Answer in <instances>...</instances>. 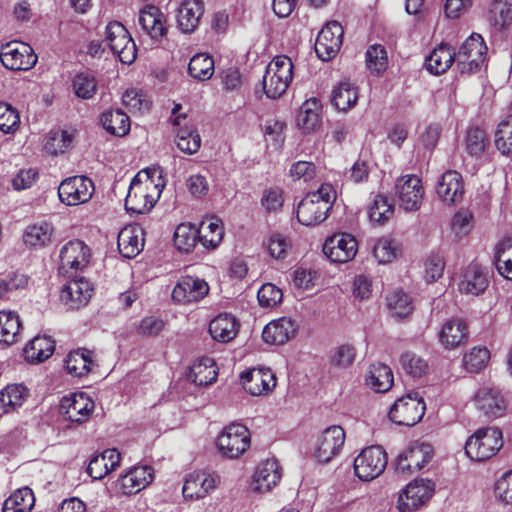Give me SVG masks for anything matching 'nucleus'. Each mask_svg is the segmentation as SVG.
<instances>
[{
	"instance_id": "nucleus-61",
	"label": "nucleus",
	"mask_w": 512,
	"mask_h": 512,
	"mask_svg": "<svg viewBox=\"0 0 512 512\" xmlns=\"http://www.w3.org/2000/svg\"><path fill=\"white\" fill-rule=\"evenodd\" d=\"M387 52L380 44L370 46L366 51V64L372 73L380 74L387 68Z\"/></svg>"
},
{
	"instance_id": "nucleus-27",
	"label": "nucleus",
	"mask_w": 512,
	"mask_h": 512,
	"mask_svg": "<svg viewBox=\"0 0 512 512\" xmlns=\"http://www.w3.org/2000/svg\"><path fill=\"white\" fill-rule=\"evenodd\" d=\"M298 328L295 320L281 317L272 320L264 327L262 338L268 344L282 345L296 336Z\"/></svg>"
},
{
	"instance_id": "nucleus-42",
	"label": "nucleus",
	"mask_w": 512,
	"mask_h": 512,
	"mask_svg": "<svg viewBox=\"0 0 512 512\" xmlns=\"http://www.w3.org/2000/svg\"><path fill=\"white\" fill-rule=\"evenodd\" d=\"M189 378L199 386L212 384L217 378L214 360L209 357L200 359L191 367Z\"/></svg>"
},
{
	"instance_id": "nucleus-12",
	"label": "nucleus",
	"mask_w": 512,
	"mask_h": 512,
	"mask_svg": "<svg viewBox=\"0 0 512 512\" xmlns=\"http://www.w3.org/2000/svg\"><path fill=\"white\" fill-rule=\"evenodd\" d=\"M94 193V184L86 176H73L63 180L58 187V196L67 206H76L89 201Z\"/></svg>"
},
{
	"instance_id": "nucleus-2",
	"label": "nucleus",
	"mask_w": 512,
	"mask_h": 512,
	"mask_svg": "<svg viewBox=\"0 0 512 512\" xmlns=\"http://www.w3.org/2000/svg\"><path fill=\"white\" fill-rule=\"evenodd\" d=\"M336 198L337 192L329 183H323L316 191L309 192L297 207L299 223L304 226L322 223L328 217Z\"/></svg>"
},
{
	"instance_id": "nucleus-49",
	"label": "nucleus",
	"mask_w": 512,
	"mask_h": 512,
	"mask_svg": "<svg viewBox=\"0 0 512 512\" xmlns=\"http://www.w3.org/2000/svg\"><path fill=\"white\" fill-rule=\"evenodd\" d=\"M112 52L119 57L124 64H132L137 56V48L129 32L125 36H119L114 41L108 43Z\"/></svg>"
},
{
	"instance_id": "nucleus-15",
	"label": "nucleus",
	"mask_w": 512,
	"mask_h": 512,
	"mask_svg": "<svg viewBox=\"0 0 512 512\" xmlns=\"http://www.w3.org/2000/svg\"><path fill=\"white\" fill-rule=\"evenodd\" d=\"M343 27L337 21H329L318 33L315 42V52L317 56L328 61L334 58L342 45Z\"/></svg>"
},
{
	"instance_id": "nucleus-48",
	"label": "nucleus",
	"mask_w": 512,
	"mask_h": 512,
	"mask_svg": "<svg viewBox=\"0 0 512 512\" xmlns=\"http://www.w3.org/2000/svg\"><path fill=\"white\" fill-rule=\"evenodd\" d=\"M200 242L206 248L214 249L222 241L224 229L219 218H212L208 223L203 222L199 229Z\"/></svg>"
},
{
	"instance_id": "nucleus-26",
	"label": "nucleus",
	"mask_w": 512,
	"mask_h": 512,
	"mask_svg": "<svg viewBox=\"0 0 512 512\" xmlns=\"http://www.w3.org/2000/svg\"><path fill=\"white\" fill-rule=\"evenodd\" d=\"M243 388L253 396L270 392L276 386V378L268 368H253L241 373Z\"/></svg>"
},
{
	"instance_id": "nucleus-6",
	"label": "nucleus",
	"mask_w": 512,
	"mask_h": 512,
	"mask_svg": "<svg viewBox=\"0 0 512 512\" xmlns=\"http://www.w3.org/2000/svg\"><path fill=\"white\" fill-rule=\"evenodd\" d=\"M426 405L417 392H409L398 398L389 410V419L403 426H414L424 416Z\"/></svg>"
},
{
	"instance_id": "nucleus-14",
	"label": "nucleus",
	"mask_w": 512,
	"mask_h": 512,
	"mask_svg": "<svg viewBox=\"0 0 512 512\" xmlns=\"http://www.w3.org/2000/svg\"><path fill=\"white\" fill-rule=\"evenodd\" d=\"M399 206L407 212L420 209L424 198V188L421 179L416 175L400 177L395 185Z\"/></svg>"
},
{
	"instance_id": "nucleus-44",
	"label": "nucleus",
	"mask_w": 512,
	"mask_h": 512,
	"mask_svg": "<svg viewBox=\"0 0 512 512\" xmlns=\"http://www.w3.org/2000/svg\"><path fill=\"white\" fill-rule=\"evenodd\" d=\"M200 241L199 229L191 223L179 224L174 232V245L181 251L190 252L197 241Z\"/></svg>"
},
{
	"instance_id": "nucleus-19",
	"label": "nucleus",
	"mask_w": 512,
	"mask_h": 512,
	"mask_svg": "<svg viewBox=\"0 0 512 512\" xmlns=\"http://www.w3.org/2000/svg\"><path fill=\"white\" fill-rule=\"evenodd\" d=\"M209 292L207 282L194 276H182L172 291V298L180 304L195 303L202 300Z\"/></svg>"
},
{
	"instance_id": "nucleus-9",
	"label": "nucleus",
	"mask_w": 512,
	"mask_h": 512,
	"mask_svg": "<svg viewBox=\"0 0 512 512\" xmlns=\"http://www.w3.org/2000/svg\"><path fill=\"white\" fill-rule=\"evenodd\" d=\"M490 284V272L487 266L472 261L465 266L459 276L458 290L467 296L482 295Z\"/></svg>"
},
{
	"instance_id": "nucleus-57",
	"label": "nucleus",
	"mask_w": 512,
	"mask_h": 512,
	"mask_svg": "<svg viewBox=\"0 0 512 512\" xmlns=\"http://www.w3.org/2000/svg\"><path fill=\"white\" fill-rule=\"evenodd\" d=\"M394 209L386 196L378 194L374 197L369 207V218L372 222L382 224L386 222L392 215Z\"/></svg>"
},
{
	"instance_id": "nucleus-54",
	"label": "nucleus",
	"mask_w": 512,
	"mask_h": 512,
	"mask_svg": "<svg viewBox=\"0 0 512 512\" xmlns=\"http://www.w3.org/2000/svg\"><path fill=\"white\" fill-rule=\"evenodd\" d=\"M495 145L503 155H512V115L506 116L498 124Z\"/></svg>"
},
{
	"instance_id": "nucleus-21",
	"label": "nucleus",
	"mask_w": 512,
	"mask_h": 512,
	"mask_svg": "<svg viewBox=\"0 0 512 512\" xmlns=\"http://www.w3.org/2000/svg\"><path fill=\"white\" fill-rule=\"evenodd\" d=\"M60 410L67 420L80 424L89 419L94 410V401L83 392L75 393L62 398Z\"/></svg>"
},
{
	"instance_id": "nucleus-40",
	"label": "nucleus",
	"mask_w": 512,
	"mask_h": 512,
	"mask_svg": "<svg viewBox=\"0 0 512 512\" xmlns=\"http://www.w3.org/2000/svg\"><path fill=\"white\" fill-rule=\"evenodd\" d=\"M489 23L497 30H503L512 24V0H492Z\"/></svg>"
},
{
	"instance_id": "nucleus-33",
	"label": "nucleus",
	"mask_w": 512,
	"mask_h": 512,
	"mask_svg": "<svg viewBox=\"0 0 512 512\" xmlns=\"http://www.w3.org/2000/svg\"><path fill=\"white\" fill-rule=\"evenodd\" d=\"M29 389L21 383L8 384L0 392V414H8L20 408L29 397Z\"/></svg>"
},
{
	"instance_id": "nucleus-32",
	"label": "nucleus",
	"mask_w": 512,
	"mask_h": 512,
	"mask_svg": "<svg viewBox=\"0 0 512 512\" xmlns=\"http://www.w3.org/2000/svg\"><path fill=\"white\" fill-rule=\"evenodd\" d=\"M239 329L236 318L230 314H219L209 324V333L213 340L227 343L233 340Z\"/></svg>"
},
{
	"instance_id": "nucleus-7",
	"label": "nucleus",
	"mask_w": 512,
	"mask_h": 512,
	"mask_svg": "<svg viewBox=\"0 0 512 512\" xmlns=\"http://www.w3.org/2000/svg\"><path fill=\"white\" fill-rule=\"evenodd\" d=\"M249 430L242 424L226 426L217 437L216 446L223 457L236 459L250 447Z\"/></svg>"
},
{
	"instance_id": "nucleus-50",
	"label": "nucleus",
	"mask_w": 512,
	"mask_h": 512,
	"mask_svg": "<svg viewBox=\"0 0 512 512\" xmlns=\"http://www.w3.org/2000/svg\"><path fill=\"white\" fill-rule=\"evenodd\" d=\"M189 74L200 81L208 80L214 73V60L205 53L194 55L188 65Z\"/></svg>"
},
{
	"instance_id": "nucleus-5",
	"label": "nucleus",
	"mask_w": 512,
	"mask_h": 512,
	"mask_svg": "<svg viewBox=\"0 0 512 512\" xmlns=\"http://www.w3.org/2000/svg\"><path fill=\"white\" fill-rule=\"evenodd\" d=\"M488 48L483 37L472 33L456 53V67L461 74L478 72L485 64Z\"/></svg>"
},
{
	"instance_id": "nucleus-22",
	"label": "nucleus",
	"mask_w": 512,
	"mask_h": 512,
	"mask_svg": "<svg viewBox=\"0 0 512 512\" xmlns=\"http://www.w3.org/2000/svg\"><path fill=\"white\" fill-rule=\"evenodd\" d=\"M93 288L84 278H74L68 281L61 290L60 300L70 310H77L86 306L91 299Z\"/></svg>"
},
{
	"instance_id": "nucleus-43",
	"label": "nucleus",
	"mask_w": 512,
	"mask_h": 512,
	"mask_svg": "<svg viewBox=\"0 0 512 512\" xmlns=\"http://www.w3.org/2000/svg\"><path fill=\"white\" fill-rule=\"evenodd\" d=\"M357 99L356 87L349 81H341L332 91V104L340 111L352 108Z\"/></svg>"
},
{
	"instance_id": "nucleus-62",
	"label": "nucleus",
	"mask_w": 512,
	"mask_h": 512,
	"mask_svg": "<svg viewBox=\"0 0 512 512\" xmlns=\"http://www.w3.org/2000/svg\"><path fill=\"white\" fill-rule=\"evenodd\" d=\"M73 89L79 98L90 99L95 95L97 90L96 79L90 73H79L73 79Z\"/></svg>"
},
{
	"instance_id": "nucleus-47",
	"label": "nucleus",
	"mask_w": 512,
	"mask_h": 512,
	"mask_svg": "<svg viewBox=\"0 0 512 512\" xmlns=\"http://www.w3.org/2000/svg\"><path fill=\"white\" fill-rule=\"evenodd\" d=\"M494 264L502 277L512 280V240H504L495 247Z\"/></svg>"
},
{
	"instance_id": "nucleus-52",
	"label": "nucleus",
	"mask_w": 512,
	"mask_h": 512,
	"mask_svg": "<svg viewBox=\"0 0 512 512\" xmlns=\"http://www.w3.org/2000/svg\"><path fill=\"white\" fill-rule=\"evenodd\" d=\"M404 454L407 455L413 472L421 470L425 464L431 459L433 449L430 444L416 443L405 449Z\"/></svg>"
},
{
	"instance_id": "nucleus-23",
	"label": "nucleus",
	"mask_w": 512,
	"mask_h": 512,
	"mask_svg": "<svg viewBox=\"0 0 512 512\" xmlns=\"http://www.w3.org/2000/svg\"><path fill=\"white\" fill-rule=\"evenodd\" d=\"M468 336L467 322L461 318L446 320L437 333L439 344L449 351L466 344Z\"/></svg>"
},
{
	"instance_id": "nucleus-1",
	"label": "nucleus",
	"mask_w": 512,
	"mask_h": 512,
	"mask_svg": "<svg viewBox=\"0 0 512 512\" xmlns=\"http://www.w3.org/2000/svg\"><path fill=\"white\" fill-rule=\"evenodd\" d=\"M165 187L163 171L155 166L138 172L132 179L125 199L128 212L145 214L150 211Z\"/></svg>"
},
{
	"instance_id": "nucleus-13",
	"label": "nucleus",
	"mask_w": 512,
	"mask_h": 512,
	"mask_svg": "<svg viewBox=\"0 0 512 512\" xmlns=\"http://www.w3.org/2000/svg\"><path fill=\"white\" fill-rule=\"evenodd\" d=\"M434 493V483L428 479H416L409 483L399 495V512H414L424 505Z\"/></svg>"
},
{
	"instance_id": "nucleus-30",
	"label": "nucleus",
	"mask_w": 512,
	"mask_h": 512,
	"mask_svg": "<svg viewBox=\"0 0 512 512\" xmlns=\"http://www.w3.org/2000/svg\"><path fill=\"white\" fill-rule=\"evenodd\" d=\"M153 480V471L149 466H136L119 478L123 494L132 495L140 492Z\"/></svg>"
},
{
	"instance_id": "nucleus-20",
	"label": "nucleus",
	"mask_w": 512,
	"mask_h": 512,
	"mask_svg": "<svg viewBox=\"0 0 512 512\" xmlns=\"http://www.w3.org/2000/svg\"><path fill=\"white\" fill-rule=\"evenodd\" d=\"M282 469L276 459H266L258 463L253 473L251 488L257 493L270 492L281 480Z\"/></svg>"
},
{
	"instance_id": "nucleus-16",
	"label": "nucleus",
	"mask_w": 512,
	"mask_h": 512,
	"mask_svg": "<svg viewBox=\"0 0 512 512\" xmlns=\"http://www.w3.org/2000/svg\"><path fill=\"white\" fill-rule=\"evenodd\" d=\"M477 409L487 418L503 417L507 411V401L502 391L495 386L485 385L478 389L474 396Z\"/></svg>"
},
{
	"instance_id": "nucleus-36",
	"label": "nucleus",
	"mask_w": 512,
	"mask_h": 512,
	"mask_svg": "<svg viewBox=\"0 0 512 512\" xmlns=\"http://www.w3.org/2000/svg\"><path fill=\"white\" fill-rule=\"evenodd\" d=\"M456 63V53L446 44H440L426 58L427 69L439 75L446 72L453 63Z\"/></svg>"
},
{
	"instance_id": "nucleus-10",
	"label": "nucleus",
	"mask_w": 512,
	"mask_h": 512,
	"mask_svg": "<svg viewBox=\"0 0 512 512\" xmlns=\"http://www.w3.org/2000/svg\"><path fill=\"white\" fill-rule=\"evenodd\" d=\"M59 258L60 273L72 275L87 267L91 258V251L83 241L75 239L62 246Z\"/></svg>"
},
{
	"instance_id": "nucleus-31",
	"label": "nucleus",
	"mask_w": 512,
	"mask_h": 512,
	"mask_svg": "<svg viewBox=\"0 0 512 512\" xmlns=\"http://www.w3.org/2000/svg\"><path fill=\"white\" fill-rule=\"evenodd\" d=\"M203 14L202 0H183L178 8L177 23L184 33L193 32Z\"/></svg>"
},
{
	"instance_id": "nucleus-39",
	"label": "nucleus",
	"mask_w": 512,
	"mask_h": 512,
	"mask_svg": "<svg viewBox=\"0 0 512 512\" xmlns=\"http://www.w3.org/2000/svg\"><path fill=\"white\" fill-rule=\"evenodd\" d=\"M92 352L87 349H78L70 352L65 359L67 372L75 377L86 376L93 366Z\"/></svg>"
},
{
	"instance_id": "nucleus-17",
	"label": "nucleus",
	"mask_w": 512,
	"mask_h": 512,
	"mask_svg": "<svg viewBox=\"0 0 512 512\" xmlns=\"http://www.w3.org/2000/svg\"><path fill=\"white\" fill-rule=\"evenodd\" d=\"M345 442V432L341 426L326 428L317 438L314 456L318 462L327 463L337 456Z\"/></svg>"
},
{
	"instance_id": "nucleus-29",
	"label": "nucleus",
	"mask_w": 512,
	"mask_h": 512,
	"mask_svg": "<svg viewBox=\"0 0 512 512\" xmlns=\"http://www.w3.org/2000/svg\"><path fill=\"white\" fill-rule=\"evenodd\" d=\"M138 23L151 39H161L167 31L163 13L153 5H146L140 10Z\"/></svg>"
},
{
	"instance_id": "nucleus-51",
	"label": "nucleus",
	"mask_w": 512,
	"mask_h": 512,
	"mask_svg": "<svg viewBox=\"0 0 512 512\" xmlns=\"http://www.w3.org/2000/svg\"><path fill=\"white\" fill-rule=\"evenodd\" d=\"M488 146L486 133L479 127H471L465 136V148L467 153L474 158H480Z\"/></svg>"
},
{
	"instance_id": "nucleus-24",
	"label": "nucleus",
	"mask_w": 512,
	"mask_h": 512,
	"mask_svg": "<svg viewBox=\"0 0 512 512\" xmlns=\"http://www.w3.org/2000/svg\"><path fill=\"white\" fill-rule=\"evenodd\" d=\"M464 191L463 177L456 170L444 172L436 184L437 196L447 205L459 203L463 199Z\"/></svg>"
},
{
	"instance_id": "nucleus-37",
	"label": "nucleus",
	"mask_w": 512,
	"mask_h": 512,
	"mask_svg": "<svg viewBox=\"0 0 512 512\" xmlns=\"http://www.w3.org/2000/svg\"><path fill=\"white\" fill-rule=\"evenodd\" d=\"M320 110L321 106L317 99L306 100L298 110L297 126L305 133L314 131L320 123Z\"/></svg>"
},
{
	"instance_id": "nucleus-8",
	"label": "nucleus",
	"mask_w": 512,
	"mask_h": 512,
	"mask_svg": "<svg viewBox=\"0 0 512 512\" xmlns=\"http://www.w3.org/2000/svg\"><path fill=\"white\" fill-rule=\"evenodd\" d=\"M387 460V453L381 446L366 447L354 459L355 475L362 481L374 480L384 472Z\"/></svg>"
},
{
	"instance_id": "nucleus-11",
	"label": "nucleus",
	"mask_w": 512,
	"mask_h": 512,
	"mask_svg": "<svg viewBox=\"0 0 512 512\" xmlns=\"http://www.w3.org/2000/svg\"><path fill=\"white\" fill-rule=\"evenodd\" d=\"M0 61L9 70L27 71L36 65L37 55L28 44L11 42L1 46Z\"/></svg>"
},
{
	"instance_id": "nucleus-63",
	"label": "nucleus",
	"mask_w": 512,
	"mask_h": 512,
	"mask_svg": "<svg viewBox=\"0 0 512 512\" xmlns=\"http://www.w3.org/2000/svg\"><path fill=\"white\" fill-rule=\"evenodd\" d=\"M473 227V214L468 209L458 210L452 217L450 228L456 237H464Z\"/></svg>"
},
{
	"instance_id": "nucleus-18",
	"label": "nucleus",
	"mask_w": 512,
	"mask_h": 512,
	"mask_svg": "<svg viewBox=\"0 0 512 512\" xmlns=\"http://www.w3.org/2000/svg\"><path fill=\"white\" fill-rule=\"evenodd\" d=\"M358 251L356 239L347 233L335 234L329 237L324 245V254L336 263H346L352 260Z\"/></svg>"
},
{
	"instance_id": "nucleus-35",
	"label": "nucleus",
	"mask_w": 512,
	"mask_h": 512,
	"mask_svg": "<svg viewBox=\"0 0 512 512\" xmlns=\"http://www.w3.org/2000/svg\"><path fill=\"white\" fill-rule=\"evenodd\" d=\"M366 385L376 393L387 392L393 385V373L389 366L383 363L370 365Z\"/></svg>"
},
{
	"instance_id": "nucleus-64",
	"label": "nucleus",
	"mask_w": 512,
	"mask_h": 512,
	"mask_svg": "<svg viewBox=\"0 0 512 512\" xmlns=\"http://www.w3.org/2000/svg\"><path fill=\"white\" fill-rule=\"evenodd\" d=\"M356 350L350 344H342L335 348L330 357L332 367L338 369H347L355 361Z\"/></svg>"
},
{
	"instance_id": "nucleus-4",
	"label": "nucleus",
	"mask_w": 512,
	"mask_h": 512,
	"mask_svg": "<svg viewBox=\"0 0 512 512\" xmlns=\"http://www.w3.org/2000/svg\"><path fill=\"white\" fill-rule=\"evenodd\" d=\"M503 446L502 432L498 428L478 429L465 444L466 455L475 461H484L494 456Z\"/></svg>"
},
{
	"instance_id": "nucleus-55",
	"label": "nucleus",
	"mask_w": 512,
	"mask_h": 512,
	"mask_svg": "<svg viewBox=\"0 0 512 512\" xmlns=\"http://www.w3.org/2000/svg\"><path fill=\"white\" fill-rule=\"evenodd\" d=\"M387 306L396 318H405L413 311V305L409 295L397 290L387 297Z\"/></svg>"
},
{
	"instance_id": "nucleus-58",
	"label": "nucleus",
	"mask_w": 512,
	"mask_h": 512,
	"mask_svg": "<svg viewBox=\"0 0 512 512\" xmlns=\"http://www.w3.org/2000/svg\"><path fill=\"white\" fill-rule=\"evenodd\" d=\"M116 449H106L101 454L94 456L87 467V472L89 475L96 479L100 480L104 478L108 473H110V469L106 466V460H116Z\"/></svg>"
},
{
	"instance_id": "nucleus-56",
	"label": "nucleus",
	"mask_w": 512,
	"mask_h": 512,
	"mask_svg": "<svg viewBox=\"0 0 512 512\" xmlns=\"http://www.w3.org/2000/svg\"><path fill=\"white\" fill-rule=\"evenodd\" d=\"M122 102L131 113L143 114L150 109V100L147 95L139 89L131 88L125 91Z\"/></svg>"
},
{
	"instance_id": "nucleus-53",
	"label": "nucleus",
	"mask_w": 512,
	"mask_h": 512,
	"mask_svg": "<svg viewBox=\"0 0 512 512\" xmlns=\"http://www.w3.org/2000/svg\"><path fill=\"white\" fill-rule=\"evenodd\" d=\"M490 359V351L484 346L473 347L463 356V365L468 372L477 373L484 369Z\"/></svg>"
},
{
	"instance_id": "nucleus-3",
	"label": "nucleus",
	"mask_w": 512,
	"mask_h": 512,
	"mask_svg": "<svg viewBox=\"0 0 512 512\" xmlns=\"http://www.w3.org/2000/svg\"><path fill=\"white\" fill-rule=\"evenodd\" d=\"M293 79L292 60L285 55H278L267 65L263 76V90L268 98L281 97Z\"/></svg>"
},
{
	"instance_id": "nucleus-25",
	"label": "nucleus",
	"mask_w": 512,
	"mask_h": 512,
	"mask_svg": "<svg viewBox=\"0 0 512 512\" xmlns=\"http://www.w3.org/2000/svg\"><path fill=\"white\" fill-rule=\"evenodd\" d=\"M219 482V476L206 471L190 473L184 482L182 493L186 499H199L214 490Z\"/></svg>"
},
{
	"instance_id": "nucleus-59",
	"label": "nucleus",
	"mask_w": 512,
	"mask_h": 512,
	"mask_svg": "<svg viewBox=\"0 0 512 512\" xmlns=\"http://www.w3.org/2000/svg\"><path fill=\"white\" fill-rule=\"evenodd\" d=\"M72 135L65 130L49 133L44 148L47 153L57 155L65 152L72 144Z\"/></svg>"
},
{
	"instance_id": "nucleus-34",
	"label": "nucleus",
	"mask_w": 512,
	"mask_h": 512,
	"mask_svg": "<svg viewBox=\"0 0 512 512\" xmlns=\"http://www.w3.org/2000/svg\"><path fill=\"white\" fill-rule=\"evenodd\" d=\"M54 234V227L46 220L37 221L28 225L23 233V241L26 246L42 248L49 245Z\"/></svg>"
},
{
	"instance_id": "nucleus-45",
	"label": "nucleus",
	"mask_w": 512,
	"mask_h": 512,
	"mask_svg": "<svg viewBox=\"0 0 512 512\" xmlns=\"http://www.w3.org/2000/svg\"><path fill=\"white\" fill-rule=\"evenodd\" d=\"M21 323L19 316L12 311H0V342L11 345L19 336Z\"/></svg>"
},
{
	"instance_id": "nucleus-41",
	"label": "nucleus",
	"mask_w": 512,
	"mask_h": 512,
	"mask_svg": "<svg viewBox=\"0 0 512 512\" xmlns=\"http://www.w3.org/2000/svg\"><path fill=\"white\" fill-rule=\"evenodd\" d=\"M101 123L107 132L118 137L125 136L130 131L129 117L120 109L103 112Z\"/></svg>"
},
{
	"instance_id": "nucleus-46",
	"label": "nucleus",
	"mask_w": 512,
	"mask_h": 512,
	"mask_svg": "<svg viewBox=\"0 0 512 512\" xmlns=\"http://www.w3.org/2000/svg\"><path fill=\"white\" fill-rule=\"evenodd\" d=\"M35 498L33 491L24 487L16 490L3 505V512H29L34 506Z\"/></svg>"
},
{
	"instance_id": "nucleus-28",
	"label": "nucleus",
	"mask_w": 512,
	"mask_h": 512,
	"mask_svg": "<svg viewBox=\"0 0 512 512\" xmlns=\"http://www.w3.org/2000/svg\"><path fill=\"white\" fill-rule=\"evenodd\" d=\"M117 245L120 254L131 259L136 257L144 247V231L138 225L124 227L118 234Z\"/></svg>"
},
{
	"instance_id": "nucleus-60",
	"label": "nucleus",
	"mask_w": 512,
	"mask_h": 512,
	"mask_svg": "<svg viewBox=\"0 0 512 512\" xmlns=\"http://www.w3.org/2000/svg\"><path fill=\"white\" fill-rule=\"evenodd\" d=\"M176 139L177 147L186 154H194L200 149L201 137L196 130L180 128Z\"/></svg>"
},
{
	"instance_id": "nucleus-38",
	"label": "nucleus",
	"mask_w": 512,
	"mask_h": 512,
	"mask_svg": "<svg viewBox=\"0 0 512 512\" xmlns=\"http://www.w3.org/2000/svg\"><path fill=\"white\" fill-rule=\"evenodd\" d=\"M55 342L47 336L34 337L24 348L25 359L38 363L48 359L54 352Z\"/></svg>"
}]
</instances>
